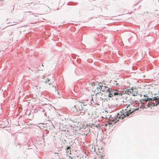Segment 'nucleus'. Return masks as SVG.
Returning a JSON list of instances; mask_svg holds the SVG:
<instances>
[{
    "instance_id": "nucleus-1",
    "label": "nucleus",
    "mask_w": 159,
    "mask_h": 159,
    "mask_svg": "<svg viewBox=\"0 0 159 159\" xmlns=\"http://www.w3.org/2000/svg\"><path fill=\"white\" fill-rule=\"evenodd\" d=\"M126 108L125 110H122L120 113L118 114L116 118L112 120V121L114 122V123H116L119 120H122L125 117L128 116L130 114L139 109V108H135L132 105H130L126 104Z\"/></svg>"
},
{
    "instance_id": "nucleus-2",
    "label": "nucleus",
    "mask_w": 159,
    "mask_h": 159,
    "mask_svg": "<svg viewBox=\"0 0 159 159\" xmlns=\"http://www.w3.org/2000/svg\"><path fill=\"white\" fill-rule=\"evenodd\" d=\"M74 107L77 112H80V113H82V115H83L85 111L87 110L88 106L84 102H77Z\"/></svg>"
},
{
    "instance_id": "nucleus-3",
    "label": "nucleus",
    "mask_w": 159,
    "mask_h": 159,
    "mask_svg": "<svg viewBox=\"0 0 159 159\" xmlns=\"http://www.w3.org/2000/svg\"><path fill=\"white\" fill-rule=\"evenodd\" d=\"M109 88L108 87L105 86V84H102V83H100L98 84V85L97 87L96 90H95V93L96 96L99 94L102 95V94L101 93L102 91V92H108L109 90Z\"/></svg>"
},
{
    "instance_id": "nucleus-4",
    "label": "nucleus",
    "mask_w": 159,
    "mask_h": 159,
    "mask_svg": "<svg viewBox=\"0 0 159 159\" xmlns=\"http://www.w3.org/2000/svg\"><path fill=\"white\" fill-rule=\"evenodd\" d=\"M108 92L110 93L113 95L122 96V93L117 90H112L111 89L109 88Z\"/></svg>"
},
{
    "instance_id": "nucleus-5",
    "label": "nucleus",
    "mask_w": 159,
    "mask_h": 159,
    "mask_svg": "<svg viewBox=\"0 0 159 159\" xmlns=\"http://www.w3.org/2000/svg\"><path fill=\"white\" fill-rule=\"evenodd\" d=\"M132 92H133L132 89H127L125 91V93L128 95L131 94Z\"/></svg>"
},
{
    "instance_id": "nucleus-6",
    "label": "nucleus",
    "mask_w": 159,
    "mask_h": 159,
    "mask_svg": "<svg viewBox=\"0 0 159 159\" xmlns=\"http://www.w3.org/2000/svg\"><path fill=\"white\" fill-rule=\"evenodd\" d=\"M138 93L137 91H136L135 89H133V92H132L131 95L134 96H136Z\"/></svg>"
},
{
    "instance_id": "nucleus-7",
    "label": "nucleus",
    "mask_w": 159,
    "mask_h": 159,
    "mask_svg": "<svg viewBox=\"0 0 159 159\" xmlns=\"http://www.w3.org/2000/svg\"><path fill=\"white\" fill-rule=\"evenodd\" d=\"M157 98L156 97H154L152 98H147V101H150V100H155L157 101Z\"/></svg>"
},
{
    "instance_id": "nucleus-8",
    "label": "nucleus",
    "mask_w": 159,
    "mask_h": 159,
    "mask_svg": "<svg viewBox=\"0 0 159 159\" xmlns=\"http://www.w3.org/2000/svg\"><path fill=\"white\" fill-rule=\"evenodd\" d=\"M113 96V95H112V94L110 93L108 95V97H112Z\"/></svg>"
},
{
    "instance_id": "nucleus-9",
    "label": "nucleus",
    "mask_w": 159,
    "mask_h": 159,
    "mask_svg": "<svg viewBox=\"0 0 159 159\" xmlns=\"http://www.w3.org/2000/svg\"><path fill=\"white\" fill-rule=\"evenodd\" d=\"M119 84H116V86H119Z\"/></svg>"
},
{
    "instance_id": "nucleus-10",
    "label": "nucleus",
    "mask_w": 159,
    "mask_h": 159,
    "mask_svg": "<svg viewBox=\"0 0 159 159\" xmlns=\"http://www.w3.org/2000/svg\"><path fill=\"white\" fill-rule=\"evenodd\" d=\"M70 148V147H68L67 148V150H68Z\"/></svg>"
},
{
    "instance_id": "nucleus-11",
    "label": "nucleus",
    "mask_w": 159,
    "mask_h": 159,
    "mask_svg": "<svg viewBox=\"0 0 159 159\" xmlns=\"http://www.w3.org/2000/svg\"><path fill=\"white\" fill-rule=\"evenodd\" d=\"M50 81V80L49 79H48V82Z\"/></svg>"
},
{
    "instance_id": "nucleus-12",
    "label": "nucleus",
    "mask_w": 159,
    "mask_h": 159,
    "mask_svg": "<svg viewBox=\"0 0 159 159\" xmlns=\"http://www.w3.org/2000/svg\"><path fill=\"white\" fill-rule=\"evenodd\" d=\"M53 87L56 90V87H55V86L54 87L53 86Z\"/></svg>"
},
{
    "instance_id": "nucleus-13",
    "label": "nucleus",
    "mask_w": 159,
    "mask_h": 159,
    "mask_svg": "<svg viewBox=\"0 0 159 159\" xmlns=\"http://www.w3.org/2000/svg\"><path fill=\"white\" fill-rule=\"evenodd\" d=\"M157 97L158 98H157V99H159V97H158V96H157Z\"/></svg>"
},
{
    "instance_id": "nucleus-14",
    "label": "nucleus",
    "mask_w": 159,
    "mask_h": 159,
    "mask_svg": "<svg viewBox=\"0 0 159 159\" xmlns=\"http://www.w3.org/2000/svg\"><path fill=\"white\" fill-rule=\"evenodd\" d=\"M45 83H48V82H47V81H46L45 82Z\"/></svg>"
},
{
    "instance_id": "nucleus-15",
    "label": "nucleus",
    "mask_w": 159,
    "mask_h": 159,
    "mask_svg": "<svg viewBox=\"0 0 159 159\" xmlns=\"http://www.w3.org/2000/svg\"><path fill=\"white\" fill-rule=\"evenodd\" d=\"M42 66H43V64H42Z\"/></svg>"
},
{
    "instance_id": "nucleus-16",
    "label": "nucleus",
    "mask_w": 159,
    "mask_h": 159,
    "mask_svg": "<svg viewBox=\"0 0 159 159\" xmlns=\"http://www.w3.org/2000/svg\"><path fill=\"white\" fill-rule=\"evenodd\" d=\"M48 85H50V84H48Z\"/></svg>"
},
{
    "instance_id": "nucleus-17",
    "label": "nucleus",
    "mask_w": 159,
    "mask_h": 159,
    "mask_svg": "<svg viewBox=\"0 0 159 159\" xmlns=\"http://www.w3.org/2000/svg\"><path fill=\"white\" fill-rule=\"evenodd\" d=\"M71 159H72V158H71Z\"/></svg>"
}]
</instances>
